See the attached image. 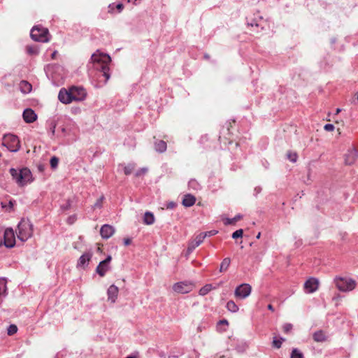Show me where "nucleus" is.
I'll return each instance as SVG.
<instances>
[{
	"label": "nucleus",
	"mask_w": 358,
	"mask_h": 358,
	"mask_svg": "<svg viewBox=\"0 0 358 358\" xmlns=\"http://www.w3.org/2000/svg\"><path fill=\"white\" fill-rule=\"evenodd\" d=\"M91 59L94 64V68L97 70L96 76L98 79L97 87H101L106 84L110 77L108 63L110 62L109 55L94 53Z\"/></svg>",
	"instance_id": "1"
},
{
	"label": "nucleus",
	"mask_w": 358,
	"mask_h": 358,
	"mask_svg": "<svg viewBox=\"0 0 358 358\" xmlns=\"http://www.w3.org/2000/svg\"><path fill=\"white\" fill-rule=\"evenodd\" d=\"M10 173L13 178L20 186L27 185L33 180L31 172L27 168L20 170L12 168L10 169Z\"/></svg>",
	"instance_id": "2"
},
{
	"label": "nucleus",
	"mask_w": 358,
	"mask_h": 358,
	"mask_svg": "<svg viewBox=\"0 0 358 358\" xmlns=\"http://www.w3.org/2000/svg\"><path fill=\"white\" fill-rule=\"evenodd\" d=\"M33 234V225L28 220H22L17 226V238L22 242L27 241Z\"/></svg>",
	"instance_id": "3"
},
{
	"label": "nucleus",
	"mask_w": 358,
	"mask_h": 358,
	"mask_svg": "<svg viewBox=\"0 0 358 358\" xmlns=\"http://www.w3.org/2000/svg\"><path fill=\"white\" fill-rule=\"evenodd\" d=\"M334 282L337 289L343 292L352 291L357 285L356 281L350 278L336 276Z\"/></svg>",
	"instance_id": "4"
},
{
	"label": "nucleus",
	"mask_w": 358,
	"mask_h": 358,
	"mask_svg": "<svg viewBox=\"0 0 358 358\" xmlns=\"http://www.w3.org/2000/svg\"><path fill=\"white\" fill-rule=\"evenodd\" d=\"M2 145L13 152H17L20 148V140L17 136L10 134L3 136Z\"/></svg>",
	"instance_id": "5"
},
{
	"label": "nucleus",
	"mask_w": 358,
	"mask_h": 358,
	"mask_svg": "<svg viewBox=\"0 0 358 358\" xmlns=\"http://www.w3.org/2000/svg\"><path fill=\"white\" fill-rule=\"evenodd\" d=\"M48 29L42 27H34L30 33L31 38L35 41L45 43L49 41Z\"/></svg>",
	"instance_id": "6"
},
{
	"label": "nucleus",
	"mask_w": 358,
	"mask_h": 358,
	"mask_svg": "<svg viewBox=\"0 0 358 358\" xmlns=\"http://www.w3.org/2000/svg\"><path fill=\"white\" fill-rule=\"evenodd\" d=\"M194 285L190 281H181L173 285V290L178 294H187L193 290Z\"/></svg>",
	"instance_id": "7"
},
{
	"label": "nucleus",
	"mask_w": 358,
	"mask_h": 358,
	"mask_svg": "<svg viewBox=\"0 0 358 358\" xmlns=\"http://www.w3.org/2000/svg\"><path fill=\"white\" fill-rule=\"evenodd\" d=\"M15 238L13 230L10 228L3 229L2 245H4L8 248H11L15 246Z\"/></svg>",
	"instance_id": "8"
},
{
	"label": "nucleus",
	"mask_w": 358,
	"mask_h": 358,
	"mask_svg": "<svg viewBox=\"0 0 358 358\" xmlns=\"http://www.w3.org/2000/svg\"><path fill=\"white\" fill-rule=\"evenodd\" d=\"M251 291V286L249 284L243 283L236 288L234 295L238 299H244L250 294Z\"/></svg>",
	"instance_id": "9"
},
{
	"label": "nucleus",
	"mask_w": 358,
	"mask_h": 358,
	"mask_svg": "<svg viewBox=\"0 0 358 358\" xmlns=\"http://www.w3.org/2000/svg\"><path fill=\"white\" fill-rule=\"evenodd\" d=\"M73 101H83L86 97V91L81 87H71L69 88Z\"/></svg>",
	"instance_id": "10"
},
{
	"label": "nucleus",
	"mask_w": 358,
	"mask_h": 358,
	"mask_svg": "<svg viewBox=\"0 0 358 358\" xmlns=\"http://www.w3.org/2000/svg\"><path fill=\"white\" fill-rule=\"evenodd\" d=\"M112 259L110 255H108L104 260L99 262L96 268V272L101 276L103 277L106 272L110 269L109 264Z\"/></svg>",
	"instance_id": "11"
},
{
	"label": "nucleus",
	"mask_w": 358,
	"mask_h": 358,
	"mask_svg": "<svg viewBox=\"0 0 358 358\" xmlns=\"http://www.w3.org/2000/svg\"><path fill=\"white\" fill-rule=\"evenodd\" d=\"M319 287V280L315 278H310L304 283V289L307 293H313Z\"/></svg>",
	"instance_id": "12"
},
{
	"label": "nucleus",
	"mask_w": 358,
	"mask_h": 358,
	"mask_svg": "<svg viewBox=\"0 0 358 358\" xmlns=\"http://www.w3.org/2000/svg\"><path fill=\"white\" fill-rule=\"evenodd\" d=\"M207 236V234H203L200 233L196 237L194 240H192L188 245L187 251L189 252H192L196 248L199 246L203 241H204L205 238Z\"/></svg>",
	"instance_id": "13"
},
{
	"label": "nucleus",
	"mask_w": 358,
	"mask_h": 358,
	"mask_svg": "<svg viewBox=\"0 0 358 358\" xmlns=\"http://www.w3.org/2000/svg\"><path fill=\"white\" fill-rule=\"evenodd\" d=\"M358 156V152L355 148H352L348 150L347 153L345 155V163L347 165L353 164Z\"/></svg>",
	"instance_id": "14"
},
{
	"label": "nucleus",
	"mask_w": 358,
	"mask_h": 358,
	"mask_svg": "<svg viewBox=\"0 0 358 358\" xmlns=\"http://www.w3.org/2000/svg\"><path fill=\"white\" fill-rule=\"evenodd\" d=\"M92 257V252L91 251H88L83 254L77 262L78 268H85L89 264L90 261Z\"/></svg>",
	"instance_id": "15"
},
{
	"label": "nucleus",
	"mask_w": 358,
	"mask_h": 358,
	"mask_svg": "<svg viewBox=\"0 0 358 358\" xmlns=\"http://www.w3.org/2000/svg\"><path fill=\"white\" fill-rule=\"evenodd\" d=\"M59 100L65 104L70 103L73 101L70 90H67L65 88H62L58 94Z\"/></svg>",
	"instance_id": "16"
},
{
	"label": "nucleus",
	"mask_w": 358,
	"mask_h": 358,
	"mask_svg": "<svg viewBox=\"0 0 358 358\" xmlns=\"http://www.w3.org/2000/svg\"><path fill=\"white\" fill-rule=\"evenodd\" d=\"M115 228L110 224H103L100 229V234L104 239L111 237L115 233Z\"/></svg>",
	"instance_id": "17"
},
{
	"label": "nucleus",
	"mask_w": 358,
	"mask_h": 358,
	"mask_svg": "<svg viewBox=\"0 0 358 358\" xmlns=\"http://www.w3.org/2000/svg\"><path fill=\"white\" fill-rule=\"evenodd\" d=\"M118 287L115 285H110L107 290L108 299L111 303H115L118 295Z\"/></svg>",
	"instance_id": "18"
},
{
	"label": "nucleus",
	"mask_w": 358,
	"mask_h": 358,
	"mask_svg": "<svg viewBox=\"0 0 358 358\" xmlns=\"http://www.w3.org/2000/svg\"><path fill=\"white\" fill-rule=\"evenodd\" d=\"M22 116L24 120L27 123H31L34 122L37 118L36 114L31 108L25 109L23 112Z\"/></svg>",
	"instance_id": "19"
},
{
	"label": "nucleus",
	"mask_w": 358,
	"mask_h": 358,
	"mask_svg": "<svg viewBox=\"0 0 358 358\" xmlns=\"http://www.w3.org/2000/svg\"><path fill=\"white\" fill-rule=\"evenodd\" d=\"M195 196L190 194H187L184 196L182 203L185 207H191L195 203Z\"/></svg>",
	"instance_id": "20"
},
{
	"label": "nucleus",
	"mask_w": 358,
	"mask_h": 358,
	"mask_svg": "<svg viewBox=\"0 0 358 358\" xmlns=\"http://www.w3.org/2000/svg\"><path fill=\"white\" fill-rule=\"evenodd\" d=\"M167 145L164 141H156L155 142V150L160 153L164 152L166 150Z\"/></svg>",
	"instance_id": "21"
},
{
	"label": "nucleus",
	"mask_w": 358,
	"mask_h": 358,
	"mask_svg": "<svg viewBox=\"0 0 358 358\" xmlns=\"http://www.w3.org/2000/svg\"><path fill=\"white\" fill-rule=\"evenodd\" d=\"M19 85L20 91L24 94H28L31 91V85L26 80H22Z\"/></svg>",
	"instance_id": "22"
},
{
	"label": "nucleus",
	"mask_w": 358,
	"mask_h": 358,
	"mask_svg": "<svg viewBox=\"0 0 358 358\" xmlns=\"http://www.w3.org/2000/svg\"><path fill=\"white\" fill-rule=\"evenodd\" d=\"M313 338L315 342H324L327 340V336L322 330L315 331L313 335Z\"/></svg>",
	"instance_id": "23"
},
{
	"label": "nucleus",
	"mask_w": 358,
	"mask_h": 358,
	"mask_svg": "<svg viewBox=\"0 0 358 358\" xmlns=\"http://www.w3.org/2000/svg\"><path fill=\"white\" fill-rule=\"evenodd\" d=\"M143 222L145 224L150 225L155 222V217L153 213L150 212H145L143 217Z\"/></svg>",
	"instance_id": "24"
},
{
	"label": "nucleus",
	"mask_w": 358,
	"mask_h": 358,
	"mask_svg": "<svg viewBox=\"0 0 358 358\" xmlns=\"http://www.w3.org/2000/svg\"><path fill=\"white\" fill-rule=\"evenodd\" d=\"M231 263V259L229 257L224 258L220 264V272L222 273L226 271Z\"/></svg>",
	"instance_id": "25"
},
{
	"label": "nucleus",
	"mask_w": 358,
	"mask_h": 358,
	"mask_svg": "<svg viewBox=\"0 0 358 358\" xmlns=\"http://www.w3.org/2000/svg\"><path fill=\"white\" fill-rule=\"evenodd\" d=\"M226 308L231 313H236L238 310V307L234 301H229L227 303Z\"/></svg>",
	"instance_id": "26"
},
{
	"label": "nucleus",
	"mask_w": 358,
	"mask_h": 358,
	"mask_svg": "<svg viewBox=\"0 0 358 358\" xmlns=\"http://www.w3.org/2000/svg\"><path fill=\"white\" fill-rule=\"evenodd\" d=\"M213 289V286L210 284L206 285L203 287H201L199 290V294L201 296L206 295L209 292H210Z\"/></svg>",
	"instance_id": "27"
},
{
	"label": "nucleus",
	"mask_w": 358,
	"mask_h": 358,
	"mask_svg": "<svg viewBox=\"0 0 358 358\" xmlns=\"http://www.w3.org/2000/svg\"><path fill=\"white\" fill-rule=\"evenodd\" d=\"M291 358H303V355L297 348H294L291 353Z\"/></svg>",
	"instance_id": "28"
},
{
	"label": "nucleus",
	"mask_w": 358,
	"mask_h": 358,
	"mask_svg": "<svg viewBox=\"0 0 358 358\" xmlns=\"http://www.w3.org/2000/svg\"><path fill=\"white\" fill-rule=\"evenodd\" d=\"M285 341L283 338H280L279 339L276 337H274L273 341V346L277 349L280 348L282 342Z\"/></svg>",
	"instance_id": "29"
},
{
	"label": "nucleus",
	"mask_w": 358,
	"mask_h": 358,
	"mask_svg": "<svg viewBox=\"0 0 358 358\" xmlns=\"http://www.w3.org/2000/svg\"><path fill=\"white\" fill-rule=\"evenodd\" d=\"M135 165L134 164H129L124 166V173L125 175H129L131 174L133 171L134 170Z\"/></svg>",
	"instance_id": "30"
},
{
	"label": "nucleus",
	"mask_w": 358,
	"mask_h": 358,
	"mask_svg": "<svg viewBox=\"0 0 358 358\" xmlns=\"http://www.w3.org/2000/svg\"><path fill=\"white\" fill-rule=\"evenodd\" d=\"M17 331V327L15 324H10L7 329V333L9 336L15 334Z\"/></svg>",
	"instance_id": "31"
},
{
	"label": "nucleus",
	"mask_w": 358,
	"mask_h": 358,
	"mask_svg": "<svg viewBox=\"0 0 358 358\" xmlns=\"http://www.w3.org/2000/svg\"><path fill=\"white\" fill-rule=\"evenodd\" d=\"M247 24L248 26L251 27H257L261 26V24L259 22V21L257 19H252L250 21L249 20H247Z\"/></svg>",
	"instance_id": "32"
},
{
	"label": "nucleus",
	"mask_w": 358,
	"mask_h": 358,
	"mask_svg": "<svg viewBox=\"0 0 358 358\" xmlns=\"http://www.w3.org/2000/svg\"><path fill=\"white\" fill-rule=\"evenodd\" d=\"M242 217V216L241 215H236L234 218H227L225 221V224H234L236 222H237L238 220H239Z\"/></svg>",
	"instance_id": "33"
},
{
	"label": "nucleus",
	"mask_w": 358,
	"mask_h": 358,
	"mask_svg": "<svg viewBox=\"0 0 358 358\" xmlns=\"http://www.w3.org/2000/svg\"><path fill=\"white\" fill-rule=\"evenodd\" d=\"M287 159L292 162H296L298 158L296 152H289L287 154Z\"/></svg>",
	"instance_id": "34"
},
{
	"label": "nucleus",
	"mask_w": 358,
	"mask_h": 358,
	"mask_svg": "<svg viewBox=\"0 0 358 358\" xmlns=\"http://www.w3.org/2000/svg\"><path fill=\"white\" fill-rule=\"evenodd\" d=\"M27 51L29 55H38V50L36 47L34 46H27Z\"/></svg>",
	"instance_id": "35"
},
{
	"label": "nucleus",
	"mask_w": 358,
	"mask_h": 358,
	"mask_svg": "<svg viewBox=\"0 0 358 358\" xmlns=\"http://www.w3.org/2000/svg\"><path fill=\"white\" fill-rule=\"evenodd\" d=\"M59 159L57 157H52L50 159V164L52 169H56L58 166Z\"/></svg>",
	"instance_id": "36"
},
{
	"label": "nucleus",
	"mask_w": 358,
	"mask_h": 358,
	"mask_svg": "<svg viewBox=\"0 0 358 358\" xmlns=\"http://www.w3.org/2000/svg\"><path fill=\"white\" fill-rule=\"evenodd\" d=\"M243 229H238L236 231H235L233 234H232V238L234 239H236L238 238H241L243 236Z\"/></svg>",
	"instance_id": "37"
},
{
	"label": "nucleus",
	"mask_w": 358,
	"mask_h": 358,
	"mask_svg": "<svg viewBox=\"0 0 358 358\" xmlns=\"http://www.w3.org/2000/svg\"><path fill=\"white\" fill-rule=\"evenodd\" d=\"M292 324L290 323H286L283 325L282 329L285 333H289L292 329Z\"/></svg>",
	"instance_id": "38"
},
{
	"label": "nucleus",
	"mask_w": 358,
	"mask_h": 358,
	"mask_svg": "<svg viewBox=\"0 0 358 358\" xmlns=\"http://www.w3.org/2000/svg\"><path fill=\"white\" fill-rule=\"evenodd\" d=\"M104 199L103 196H101L96 202L94 204V208H101L102 206V201Z\"/></svg>",
	"instance_id": "39"
},
{
	"label": "nucleus",
	"mask_w": 358,
	"mask_h": 358,
	"mask_svg": "<svg viewBox=\"0 0 358 358\" xmlns=\"http://www.w3.org/2000/svg\"><path fill=\"white\" fill-rule=\"evenodd\" d=\"M148 171L147 168H141V169L138 170L136 173V176L138 177L141 175H144Z\"/></svg>",
	"instance_id": "40"
},
{
	"label": "nucleus",
	"mask_w": 358,
	"mask_h": 358,
	"mask_svg": "<svg viewBox=\"0 0 358 358\" xmlns=\"http://www.w3.org/2000/svg\"><path fill=\"white\" fill-rule=\"evenodd\" d=\"M324 129L327 131H332L334 130V125L332 124H326L324 127Z\"/></svg>",
	"instance_id": "41"
},
{
	"label": "nucleus",
	"mask_w": 358,
	"mask_h": 358,
	"mask_svg": "<svg viewBox=\"0 0 358 358\" xmlns=\"http://www.w3.org/2000/svg\"><path fill=\"white\" fill-rule=\"evenodd\" d=\"M176 206V203L173 201L169 202L166 204V208L168 209H173Z\"/></svg>",
	"instance_id": "42"
},
{
	"label": "nucleus",
	"mask_w": 358,
	"mask_h": 358,
	"mask_svg": "<svg viewBox=\"0 0 358 358\" xmlns=\"http://www.w3.org/2000/svg\"><path fill=\"white\" fill-rule=\"evenodd\" d=\"M217 233V231L212 230V231L204 232L203 234H207V236H211L215 235Z\"/></svg>",
	"instance_id": "43"
},
{
	"label": "nucleus",
	"mask_w": 358,
	"mask_h": 358,
	"mask_svg": "<svg viewBox=\"0 0 358 358\" xmlns=\"http://www.w3.org/2000/svg\"><path fill=\"white\" fill-rule=\"evenodd\" d=\"M3 236V229L0 227V246L2 245Z\"/></svg>",
	"instance_id": "44"
},
{
	"label": "nucleus",
	"mask_w": 358,
	"mask_h": 358,
	"mask_svg": "<svg viewBox=\"0 0 358 358\" xmlns=\"http://www.w3.org/2000/svg\"><path fill=\"white\" fill-rule=\"evenodd\" d=\"M123 4L121 3H119L116 5V8L118 10L119 12H121L122 10L123 9Z\"/></svg>",
	"instance_id": "45"
},
{
	"label": "nucleus",
	"mask_w": 358,
	"mask_h": 358,
	"mask_svg": "<svg viewBox=\"0 0 358 358\" xmlns=\"http://www.w3.org/2000/svg\"><path fill=\"white\" fill-rule=\"evenodd\" d=\"M55 128H56V125L55 124H52L50 129H51V133H52V135L55 134Z\"/></svg>",
	"instance_id": "46"
},
{
	"label": "nucleus",
	"mask_w": 358,
	"mask_h": 358,
	"mask_svg": "<svg viewBox=\"0 0 358 358\" xmlns=\"http://www.w3.org/2000/svg\"><path fill=\"white\" fill-rule=\"evenodd\" d=\"M124 243L125 245H129L131 243V240L129 238L124 239Z\"/></svg>",
	"instance_id": "47"
},
{
	"label": "nucleus",
	"mask_w": 358,
	"mask_h": 358,
	"mask_svg": "<svg viewBox=\"0 0 358 358\" xmlns=\"http://www.w3.org/2000/svg\"><path fill=\"white\" fill-rule=\"evenodd\" d=\"M261 190H262V189L259 187L255 188V191L256 192L257 194L261 192Z\"/></svg>",
	"instance_id": "48"
},
{
	"label": "nucleus",
	"mask_w": 358,
	"mask_h": 358,
	"mask_svg": "<svg viewBox=\"0 0 358 358\" xmlns=\"http://www.w3.org/2000/svg\"><path fill=\"white\" fill-rule=\"evenodd\" d=\"M267 308L268 310H270L271 311H274V308L271 304H268Z\"/></svg>",
	"instance_id": "49"
},
{
	"label": "nucleus",
	"mask_w": 358,
	"mask_h": 358,
	"mask_svg": "<svg viewBox=\"0 0 358 358\" xmlns=\"http://www.w3.org/2000/svg\"><path fill=\"white\" fill-rule=\"evenodd\" d=\"M220 324H228V322H227V320H220Z\"/></svg>",
	"instance_id": "50"
},
{
	"label": "nucleus",
	"mask_w": 358,
	"mask_h": 358,
	"mask_svg": "<svg viewBox=\"0 0 358 358\" xmlns=\"http://www.w3.org/2000/svg\"><path fill=\"white\" fill-rule=\"evenodd\" d=\"M189 184L190 186H192V185H193V184H196V181L195 180H191Z\"/></svg>",
	"instance_id": "51"
},
{
	"label": "nucleus",
	"mask_w": 358,
	"mask_h": 358,
	"mask_svg": "<svg viewBox=\"0 0 358 358\" xmlns=\"http://www.w3.org/2000/svg\"><path fill=\"white\" fill-rule=\"evenodd\" d=\"M73 219H72L71 217H69V222L70 224H71V223H73Z\"/></svg>",
	"instance_id": "52"
},
{
	"label": "nucleus",
	"mask_w": 358,
	"mask_h": 358,
	"mask_svg": "<svg viewBox=\"0 0 358 358\" xmlns=\"http://www.w3.org/2000/svg\"><path fill=\"white\" fill-rule=\"evenodd\" d=\"M341 111V108H337L336 111V114H338Z\"/></svg>",
	"instance_id": "53"
},
{
	"label": "nucleus",
	"mask_w": 358,
	"mask_h": 358,
	"mask_svg": "<svg viewBox=\"0 0 358 358\" xmlns=\"http://www.w3.org/2000/svg\"><path fill=\"white\" fill-rule=\"evenodd\" d=\"M57 54V52L55 51L52 54V57L54 58L55 55Z\"/></svg>",
	"instance_id": "54"
},
{
	"label": "nucleus",
	"mask_w": 358,
	"mask_h": 358,
	"mask_svg": "<svg viewBox=\"0 0 358 358\" xmlns=\"http://www.w3.org/2000/svg\"><path fill=\"white\" fill-rule=\"evenodd\" d=\"M260 236H261V233L259 232V233H258V234L257 235V237H256V238H260Z\"/></svg>",
	"instance_id": "55"
},
{
	"label": "nucleus",
	"mask_w": 358,
	"mask_h": 358,
	"mask_svg": "<svg viewBox=\"0 0 358 358\" xmlns=\"http://www.w3.org/2000/svg\"><path fill=\"white\" fill-rule=\"evenodd\" d=\"M126 358H136L135 356H132V355H129L128 357H127Z\"/></svg>",
	"instance_id": "56"
},
{
	"label": "nucleus",
	"mask_w": 358,
	"mask_h": 358,
	"mask_svg": "<svg viewBox=\"0 0 358 358\" xmlns=\"http://www.w3.org/2000/svg\"><path fill=\"white\" fill-rule=\"evenodd\" d=\"M62 132H65V131H66L65 128H62Z\"/></svg>",
	"instance_id": "57"
},
{
	"label": "nucleus",
	"mask_w": 358,
	"mask_h": 358,
	"mask_svg": "<svg viewBox=\"0 0 358 358\" xmlns=\"http://www.w3.org/2000/svg\"><path fill=\"white\" fill-rule=\"evenodd\" d=\"M356 99H357V100L358 101V92H357V94H356Z\"/></svg>",
	"instance_id": "58"
},
{
	"label": "nucleus",
	"mask_w": 358,
	"mask_h": 358,
	"mask_svg": "<svg viewBox=\"0 0 358 358\" xmlns=\"http://www.w3.org/2000/svg\"><path fill=\"white\" fill-rule=\"evenodd\" d=\"M220 358H224V357H220Z\"/></svg>",
	"instance_id": "59"
}]
</instances>
